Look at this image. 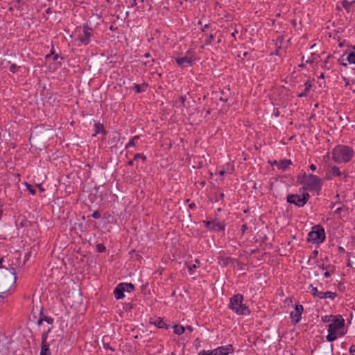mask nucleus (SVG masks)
Masks as SVG:
<instances>
[{"instance_id":"1","label":"nucleus","mask_w":355,"mask_h":355,"mask_svg":"<svg viewBox=\"0 0 355 355\" xmlns=\"http://www.w3.org/2000/svg\"><path fill=\"white\" fill-rule=\"evenodd\" d=\"M10 268H6L3 276L0 278V292L5 293L8 291L15 283L17 277L15 270L20 265L19 256L17 252L13 253L9 259Z\"/></svg>"},{"instance_id":"2","label":"nucleus","mask_w":355,"mask_h":355,"mask_svg":"<svg viewBox=\"0 0 355 355\" xmlns=\"http://www.w3.org/2000/svg\"><path fill=\"white\" fill-rule=\"evenodd\" d=\"M345 320L341 315H336L334 320L328 325V335L327 340L329 342L335 340L338 336L345 334Z\"/></svg>"},{"instance_id":"3","label":"nucleus","mask_w":355,"mask_h":355,"mask_svg":"<svg viewBox=\"0 0 355 355\" xmlns=\"http://www.w3.org/2000/svg\"><path fill=\"white\" fill-rule=\"evenodd\" d=\"M354 150L347 146H337L333 150L334 160L337 163H346L351 160Z\"/></svg>"},{"instance_id":"4","label":"nucleus","mask_w":355,"mask_h":355,"mask_svg":"<svg viewBox=\"0 0 355 355\" xmlns=\"http://www.w3.org/2000/svg\"><path fill=\"white\" fill-rule=\"evenodd\" d=\"M298 180L301 184L304 185V189L309 191H320L321 189L322 180L313 174L306 175L305 173Z\"/></svg>"},{"instance_id":"5","label":"nucleus","mask_w":355,"mask_h":355,"mask_svg":"<svg viewBox=\"0 0 355 355\" xmlns=\"http://www.w3.org/2000/svg\"><path fill=\"white\" fill-rule=\"evenodd\" d=\"M309 195L308 193H303L302 196L297 194H290L287 196V202L298 207H303L308 201Z\"/></svg>"},{"instance_id":"6","label":"nucleus","mask_w":355,"mask_h":355,"mask_svg":"<svg viewBox=\"0 0 355 355\" xmlns=\"http://www.w3.org/2000/svg\"><path fill=\"white\" fill-rule=\"evenodd\" d=\"M243 297L241 294H236L230 299L229 307L232 311H239L241 309L242 311L248 309V306L245 304H243Z\"/></svg>"},{"instance_id":"7","label":"nucleus","mask_w":355,"mask_h":355,"mask_svg":"<svg viewBox=\"0 0 355 355\" xmlns=\"http://www.w3.org/2000/svg\"><path fill=\"white\" fill-rule=\"evenodd\" d=\"M325 238L324 231L322 228L316 231H311L309 233L307 241L312 243H319L324 241Z\"/></svg>"},{"instance_id":"8","label":"nucleus","mask_w":355,"mask_h":355,"mask_svg":"<svg viewBox=\"0 0 355 355\" xmlns=\"http://www.w3.org/2000/svg\"><path fill=\"white\" fill-rule=\"evenodd\" d=\"M66 301L71 309H79L81 308L83 296L81 295L72 294L67 296Z\"/></svg>"},{"instance_id":"9","label":"nucleus","mask_w":355,"mask_h":355,"mask_svg":"<svg viewBox=\"0 0 355 355\" xmlns=\"http://www.w3.org/2000/svg\"><path fill=\"white\" fill-rule=\"evenodd\" d=\"M194 55L192 51H187L185 56L176 59L178 64L180 67H186L187 65H191L194 61Z\"/></svg>"},{"instance_id":"10","label":"nucleus","mask_w":355,"mask_h":355,"mask_svg":"<svg viewBox=\"0 0 355 355\" xmlns=\"http://www.w3.org/2000/svg\"><path fill=\"white\" fill-rule=\"evenodd\" d=\"M47 333H44L42 335V349L40 355H49V345L46 343V338H47Z\"/></svg>"},{"instance_id":"11","label":"nucleus","mask_w":355,"mask_h":355,"mask_svg":"<svg viewBox=\"0 0 355 355\" xmlns=\"http://www.w3.org/2000/svg\"><path fill=\"white\" fill-rule=\"evenodd\" d=\"M233 351V347L231 345H229L227 347H220L215 349L214 355H228L230 352Z\"/></svg>"},{"instance_id":"12","label":"nucleus","mask_w":355,"mask_h":355,"mask_svg":"<svg viewBox=\"0 0 355 355\" xmlns=\"http://www.w3.org/2000/svg\"><path fill=\"white\" fill-rule=\"evenodd\" d=\"M83 32H84V34L83 35H80L79 39L82 43L87 44L89 42V38L92 35L91 34L92 29L85 27Z\"/></svg>"},{"instance_id":"13","label":"nucleus","mask_w":355,"mask_h":355,"mask_svg":"<svg viewBox=\"0 0 355 355\" xmlns=\"http://www.w3.org/2000/svg\"><path fill=\"white\" fill-rule=\"evenodd\" d=\"M206 225L209 229L211 230H223L225 225L223 223L216 222V221H207Z\"/></svg>"},{"instance_id":"14","label":"nucleus","mask_w":355,"mask_h":355,"mask_svg":"<svg viewBox=\"0 0 355 355\" xmlns=\"http://www.w3.org/2000/svg\"><path fill=\"white\" fill-rule=\"evenodd\" d=\"M123 289L124 288H122V286H121L120 284H118V286L115 288L114 291V295L116 299L119 300L124 297L125 295Z\"/></svg>"},{"instance_id":"15","label":"nucleus","mask_w":355,"mask_h":355,"mask_svg":"<svg viewBox=\"0 0 355 355\" xmlns=\"http://www.w3.org/2000/svg\"><path fill=\"white\" fill-rule=\"evenodd\" d=\"M292 164L291 159H282L279 162L278 168L283 171L288 168Z\"/></svg>"},{"instance_id":"16","label":"nucleus","mask_w":355,"mask_h":355,"mask_svg":"<svg viewBox=\"0 0 355 355\" xmlns=\"http://www.w3.org/2000/svg\"><path fill=\"white\" fill-rule=\"evenodd\" d=\"M150 324H154L159 328H164L166 326V324L161 318H158L157 320H154L153 318H150L149 320Z\"/></svg>"},{"instance_id":"17","label":"nucleus","mask_w":355,"mask_h":355,"mask_svg":"<svg viewBox=\"0 0 355 355\" xmlns=\"http://www.w3.org/2000/svg\"><path fill=\"white\" fill-rule=\"evenodd\" d=\"M290 318L294 323H297L302 318V312H291Z\"/></svg>"},{"instance_id":"18","label":"nucleus","mask_w":355,"mask_h":355,"mask_svg":"<svg viewBox=\"0 0 355 355\" xmlns=\"http://www.w3.org/2000/svg\"><path fill=\"white\" fill-rule=\"evenodd\" d=\"M120 285L124 288V292L131 293L135 289V286L131 283H121Z\"/></svg>"},{"instance_id":"19","label":"nucleus","mask_w":355,"mask_h":355,"mask_svg":"<svg viewBox=\"0 0 355 355\" xmlns=\"http://www.w3.org/2000/svg\"><path fill=\"white\" fill-rule=\"evenodd\" d=\"M305 89H304V91L300 94H298V96L299 97H302V96H306L308 93L310 92L311 90V84L309 81H306L305 83Z\"/></svg>"},{"instance_id":"20","label":"nucleus","mask_w":355,"mask_h":355,"mask_svg":"<svg viewBox=\"0 0 355 355\" xmlns=\"http://www.w3.org/2000/svg\"><path fill=\"white\" fill-rule=\"evenodd\" d=\"M99 132L105 133V131L104 130L103 125L98 122L95 123V133L93 136H96Z\"/></svg>"},{"instance_id":"21","label":"nucleus","mask_w":355,"mask_h":355,"mask_svg":"<svg viewBox=\"0 0 355 355\" xmlns=\"http://www.w3.org/2000/svg\"><path fill=\"white\" fill-rule=\"evenodd\" d=\"M33 309H36L37 311H42L43 307L41 306V302L39 298H37L35 300H33Z\"/></svg>"},{"instance_id":"22","label":"nucleus","mask_w":355,"mask_h":355,"mask_svg":"<svg viewBox=\"0 0 355 355\" xmlns=\"http://www.w3.org/2000/svg\"><path fill=\"white\" fill-rule=\"evenodd\" d=\"M310 293L314 295V296H317L319 298L322 299V292H320L318 291L317 288L315 287H313L312 286H310Z\"/></svg>"},{"instance_id":"23","label":"nucleus","mask_w":355,"mask_h":355,"mask_svg":"<svg viewBox=\"0 0 355 355\" xmlns=\"http://www.w3.org/2000/svg\"><path fill=\"white\" fill-rule=\"evenodd\" d=\"M174 332L178 335H181L184 332V327L180 325H174L173 326Z\"/></svg>"},{"instance_id":"24","label":"nucleus","mask_w":355,"mask_h":355,"mask_svg":"<svg viewBox=\"0 0 355 355\" xmlns=\"http://www.w3.org/2000/svg\"><path fill=\"white\" fill-rule=\"evenodd\" d=\"M336 296V294L335 293H332L330 291L322 292V299L330 298V299L333 300Z\"/></svg>"},{"instance_id":"25","label":"nucleus","mask_w":355,"mask_h":355,"mask_svg":"<svg viewBox=\"0 0 355 355\" xmlns=\"http://www.w3.org/2000/svg\"><path fill=\"white\" fill-rule=\"evenodd\" d=\"M334 272H335V268L334 266H328L326 272L324 273V276L325 277H329Z\"/></svg>"},{"instance_id":"26","label":"nucleus","mask_w":355,"mask_h":355,"mask_svg":"<svg viewBox=\"0 0 355 355\" xmlns=\"http://www.w3.org/2000/svg\"><path fill=\"white\" fill-rule=\"evenodd\" d=\"M336 317V315H325V316L322 318V320L324 322H329V324H330L334 320V318Z\"/></svg>"},{"instance_id":"27","label":"nucleus","mask_w":355,"mask_h":355,"mask_svg":"<svg viewBox=\"0 0 355 355\" xmlns=\"http://www.w3.org/2000/svg\"><path fill=\"white\" fill-rule=\"evenodd\" d=\"M317 60V58L315 55V53H312L310 56L306 57V63H313Z\"/></svg>"},{"instance_id":"28","label":"nucleus","mask_w":355,"mask_h":355,"mask_svg":"<svg viewBox=\"0 0 355 355\" xmlns=\"http://www.w3.org/2000/svg\"><path fill=\"white\" fill-rule=\"evenodd\" d=\"M347 60L351 64H355V53L352 52L347 56Z\"/></svg>"},{"instance_id":"29","label":"nucleus","mask_w":355,"mask_h":355,"mask_svg":"<svg viewBox=\"0 0 355 355\" xmlns=\"http://www.w3.org/2000/svg\"><path fill=\"white\" fill-rule=\"evenodd\" d=\"M347 210H348V208L346 207V206H341V207H336V210H335V214H340L342 211H345V212H347Z\"/></svg>"},{"instance_id":"30","label":"nucleus","mask_w":355,"mask_h":355,"mask_svg":"<svg viewBox=\"0 0 355 355\" xmlns=\"http://www.w3.org/2000/svg\"><path fill=\"white\" fill-rule=\"evenodd\" d=\"M331 173H333V175H334L336 176L341 175V172L340 171L339 168L336 166L331 167Z\"/></svg>"},{"instance_id":"31","label":"nucleus","mask_w":355,"mask_h":355,"mask_svg":"<svg viewBox=\"0 0 355 355\" xmlns=\"http://www.w3.org/2000/svg\"><path fill=\"white\" fill-rule=\"evenodd\" d=\"M139 136H135L127 144L126 148L132 147L135 146V141L139 139Z\"/></svg>"},{"instance_id":"32","label":"nucleus","mask_w":355,"mask_h":355,"mask_svg":"<svg viewBox=\"0 0 355 355\" xmlns=\"http://www.w3.org/2000/svg\"><path fill=\"white\" fill-rule=\"evenodd\" d=\"M96 250L98 252H103L105 251V247L103 244L96 245Z\"/></svg>"},{"instance_id":"33","label":"nucleus","mask_w":355,"mask_h":355,"mask_svg":"<svg viewBox=\"0 0 355 355\" xmlns=\"http://www.w3.org/2000/svg\"><path fill=\"white\" fill-rule=\"evenodd\" d=\"M347 57L345 58V55H343L339 60L338 62L340 64H343L344 66L347 65Z\"/></svg>"},{"instance_id":"34","label":"nucleus","mask_w":355,"mask_h":355,"mask_svg":"<svg viewBox=\"0 0 355 355\" xmlns=\"http://www.w3.org/2000/svg\"><path fill=\"white\" fill-rule=\"evenodd\" d=\"M26 185L27 187L28 190L30 191V193L33 195L35 194V189L32 187V186L28 183H26Z\"/></svg>"},{"instance_id":"35","label":"nucleus","mask_w":355,"mask_h":355,"mask_svg":"<svg viewBox=\"0 0 355 355\" xmlns=\"http://www.w3.org/2000/svg\"><path fill=\"white\" fill-rule=\"evenodd\" d=\"M44 321H46L48 324H52L53 322V319L51 317H47L43 315Z\"/></svg>"},{"instance_id":"36","label":"nucleus","mask_w":355,"mask_h":355,"mask_svg":"<svg viewBox=\"0 0 355 355\" xmlns=\"http://www.w3.org/2000/svg\"><path fill=\"white\" fill-rule=\"evenodd\" d=\"M139 158H141L143 160L146 159L145 155L138 153L135 155L134 160H137Z\"/></svg>"},{"instance_id":"37","label":"nucleus","mask_w":355,"mask_h":355,"mask_svg":"<svg viewBox=\"0 0 355 355\" xmlns=\"http://www.w3.org/2000/svg\"><path fill=\"white\" fill-rule=\"evenodd\" d=\"M195 264H193L192 266H189V269L190 271H191L193 269L196 268L198 267V265L200 264V261L198 259L195 260Z\"/></svg>"},{"instance_id":"38","label":"nucleus","mask_w":355,"mask_h":355,"mask_svg":"<svg viewBox=\"0 0 355 355\" xmlns=\"http://www.w3.org/2000/svg\"><path fill=\"white\" fill-rule=\"evenodd\" d=\"M18 68V67L17 66L16 64H12L10 65V71L12 72V73H15L16 71H17V69Z\"/></svg>"},{"instance_id":"39","label":"nucleus","mask_w":355,"mask_h":355,"mask_svg":"<svg viewBox=\"0 0 355 355\" xmlns=\"http://www.w3.org/2000/svg\"><path fill=\"white\" fill-rule=\"evenodd\" d=\"M92 216L94 218H99L101 217V214L98 211H95Z\"/></svg>"},{"instance_id":"40","label":"nucleus","mask_w":355,"mask_h":355,"mask_svg":"<svg viewBox=\"0 0 355 355\" xmlns=\"http://www.w3.org/2000/svg\"><path fill=\"white\" fill-rule=\"evenodd\" d=\"M43 321H44L43 312H40V318L39 320L37 321V324L41 325L42 324Z\"/></svg>"},{"instance_id":"41","label":"nucleus","mask_w":355,"mask_h":355,"mask_svg":"<svg viewBox=\"0 0 355 355\" xmlns=\"http://www.w3.org/2000/svg\"><path fill=\"white\" fill-rule=\"evenodd\" d=\"M134 89H135L136 92L139 93L141 92V87L139 85H135Z\"/></svg>"},{"instance_id":"42","label":"nucleus","mask_w":355,"mask_h":355,"mask_svg":"<svg viewBox=\"0 0 355 355\" xmlns=\"http://www.w3.org/2000/svg\"><path fill=\"white\" fill-rule=\"evenodd\" d=\"M295 311H303V306L302 305H295Z\"/></svg>"},{"instance_id":"43","label":"nucleus","mask_w":355,"mask_h":355,"mask_svg":"<svg viewBox=\"0 0 355 355\" xmlns=\"http://www.w3.org/2000/svg\"><path fill=\"white\" fill-rule=\"evenodd\" d=\"M268 163H269V164H270L271 165H274V164H275V165H277V166H278V165H279V162H278V161H277V160H273V161H272V160H269V161H268Z\"/></svg>"},{"instance_id":"44","label":"nucleus","mask_w":355,"mask_h":355,"mask_svg":"<svg viewBox=\"0 0 355 355\" xmlns=\"http://www.w3.org/2000/svg\"><path fill=\"white\" fill-rule=\"evenodd\" d=\"M248 228V226L246 224H243L242 225V228H241V230H242V233L243 234L245 232V231L247 230Z\"/></svg>"},{"instance_id":"45","label":"nucleus","mask_w":355,"mask_h":355,"mask_svg":"<svg viewBox=\"0 0 355 355\" xmlns=\"http://www.w3.org/2000/svg\"><path fill=\"white\" fill-rule=\"evenodd\" d=\"M349 351L351 353H355V345H352L350 347Z\"/></svg>"},{"instance_id":"46","label":"nucleus","mask_w":355,"mask_h":355,"mask_svg":"<svg viewBox=\"0 0 355 355\" xmlns=\"http://www.w3.org/2000/svg\"><path fill=\"white\" fill-rule=\"evenodd\" d=\"M310 169L312 171H315L316 169V166L313 164L310 165Z\"/></svg>"},{"instance_id":"47","label":"nucleus","mask_w":355,"mask_h":355,"mask_svg":"<svg viewBox=\"0 0 355 355\" xmlns=\"http://www.w3.org/2000/svg\"><path fill=\"white\" fill-rule=\"evenodd\" d=\"M185 100H186L185 96H180V101L182 103H184Z\"/></svg>"},{"instance_id":"48","label":"nucleus","mask_w":355,"mask_h":355,"mask_svg":"<svg viewBox=\"0 0 355 355\" xmlns=\"http://www.w3.org/2000/svg\"><path fill=\"white\" fill-rule=\"evenodd\" d=\"M214 39V35L211 34L209 37V41L208 43H211V40Z\"/></svg>"},{"instance_id":"49","label":"nucleus","mask_w":355,"mask_h":355,"mask_svg":"<svg viewBox=\"0 0 355 355\" xmlns=\"http://www.w3.org/2000/svg\"><path fill=\"white\" fill-rule=\"evenodd\" d=\"M220 101H223V102H227V98H223V97H220Z\"/></svg>"},{"instance_id":"50","label":"nucleus","mask_w":355,"mask_h":355,"mask_svg":"<svg viewBox=\"0 0 355 355\" xmlns=\"http://www.w3.org/2000/svg\"><path fill=\"white\" fill-rule=\"evenodd\" d=\"M134 161H135L134 159H133V160H130V161L128 162V165H129V166H132V165H133V163H134Z\"/></svg>"},{"instance_id":"51","label":"nucleus","mask_w":355,"mask_h":355,"mask_svg":"<svg viewBox=\"0 0 355 355\" xmlns=\"http://www.w3.org/2000/svg\"><path fill=\"white\" fill-rule=\"evenodd\" d=\"M337 204H340V202H335V203L332 204V205H331V208L335 207H336V205Z\"/></svg>"},{"instance_id":"52","label":"nucleus","mask_w":355,"mask_h":355,"mask_svg":"<svg viewBox=\"0 0 355 355\" xmlns=\"http://www.w3.org/2000/svg\"><path fill=\"white\" fill-rule=\"evenodd\" d=\"M104 347H105V348H110L112 351H113V349H112V348H111V347H109V345H108V344H104Z\"/></svg>"},{"instance_id":"53","label":"nucleus","mask_w":355,"mask_h":355,"mask_svg":"<svg viewBox=\"0 0 355 355\" xmlns=\"http://www.w3.org/2000/svg\"><path fill=\"white\" fill-rule=\"evenodd\" d=\"M187 328V329H188L189 331H193V328H192L191 326H188Z\"/></svg>"},{"instance_id":"54","label":"nucleus","mask_w":355,"mask_h":355,"mask_svg":"<svg viewBox=\"0 0 355 355\" xmlns=\"http://www.w3.org/2000/svg\"><path fill=\"white\" fill-rule=\"evenodd\" d=\"M194 207H195V204L194 203H191V204L189 205V208H191V209H193Z\"/></svg>"},{"instance_id":"55","label":"nucleus","mask_w":355,"mask_h":355,"mask_svg":"<svg viewBox=\"0 0 355 355\" xmlns=\"http://www.w3.org/2000/svg\"><path fill=\"white\" fill-rule=\"evenodd\" d=\"M219 174H220V175H223L225 174V171H224V170L220 171L219 172Z\"/></svg>"},{"instance_id":"56","label":"nucleus","mask_w":355,"mask_h":355,"mask_svg":"<svg viewBox=\"0 0 355 355\" xmlns=\"http://www.w3.org/2000/svg\"><path fill=\"white\" fill-rule=\"evenodd\" d=\"M146 58H149L150 56V54L149 53H147L144 55Z\"/></svg>"},{"instance_id":"57","label":"nucleus","mask_w":355,"mask_h":355,"mask_svg":"<svg viewBox=\"0 0 355 355\" xmlns=\"http://www.w3.org/2000/svg\"><path fill=\"white\" fill-rule=\"evenodd\" d=\"M237 33H238V31H235L232 34V35L233 37H234V36L236 35V34H237Z\"/></svg>"},{"instance_id":"58","label":"nucleus","mask_w":355,"mask_h":355,"mask_svg":"<svg viewBox=\"0 0 355 355\" xmlns=\"http://www.w3.org/2000/svg\"><path fill=\"white\" fill-rule=\"evenodd\" d=\"M315 46H316V44H313V45H312V46H311V50L314 49L315 48Z\"/></svg>"},{"instance_id":"59","label":"nucleus","mask_w":355,"mask_h":355,"mask_svg":"<svg viewBox=\"0 0 355 355\" xmlns=\"http://www.w3.org/2000/svg\"><path fill=\"white\" fill-rule=\"evenodd\" d=\"M324 73H322L320 75V78H324Z\"/></svg>"},{"instance_id":"60","label":"nucleus","mask_w":355,"mask_h":355,"mask_svg":"<svg viewBox=\"0 0 355 355\" xmlns=\"http://www.w3.org/2000/svg\"><path fill=\"white\" fill-rule=\"evenodd\" d=\"M220 199H223L224 198V194L223 193H220Z\"/></svg>"},{"instance_id":"61","label":"nucleus","mask_w":355,"mask_h":355,"mask_svg":"<svg viewBox=\"0 0 355 355\" xmlns=\"http://www.w3.org/2000/svg\"><path fill=\"white\" fill-rule=\"evenodd\" d=\"M205 352L203 351V352H200L199 353V354H200V355H204V354H205Z\"/></svg>"},{"instance_id":"62","label":"nucleus","mask_w":355,"mask_h":355,"mask_svg":"<svg viewBox=\"0 0 355 355\" xmlns=\"http://www.w3.org/2000/svg\"><path fill=\"white\" fill-rule=\"evenodd\" d=\"M206 113H207V114H210V110H207L206 111Z\"/></svg>"},{"instance_id":"63","label":"nucleus","mask_w":355,"mask_h":355,"mask_svg":"<svg viewBox=\"0 0 355 355\" xmlns=\"http://www.w3.org/2000/svg\"><path fill=\"white\" fill-rule=\"evenodd\" d=\"M202 166V164L201 163H199L198 164V166H197V168H200Z\"/></svg>"},{"instance_id":"64","label":"nucleus","mask_w":355,"mask_h":355,"mask_svg":"<svg viewBox=\"0 0 355 355\" xmlns=\"http://www.w3.org/2000/svg\"><path fill=\"white\" fill-rule=\"evenodd\" d=\"M207 355H214V352H212L211 353H210V354H209Z\"/></svg>"}]
</instances>
